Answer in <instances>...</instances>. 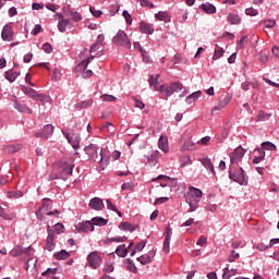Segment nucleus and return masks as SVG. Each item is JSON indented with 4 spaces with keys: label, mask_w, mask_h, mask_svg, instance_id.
<instances>
[{
    "label": "nucleus",
    "mask_w": 279,
    "mask_h": 279,
    "mask_svg": "<svg viewBox=\"0 0 279 279\" xmlns=\"http://www.w3.org/2000/svg\"><path fill=\"white\" fill-rule=\"evenodd\" d=\"M81 232H93L95 230V227L93 226L92 220L85 221L80 226Z\"/></svg>",
    "instance_id": "bb28decb"
},
{
    "label": "nucleus",
    "mask_w": 279,
    "mask_h": 279,
    "mask_svg": "<svg viewBox=\"0 0 279 279\" xmlns=\"http://www.w3.org/2000/svg\"><path fill=\"white\" fill-rule=\"evenodd\" d=\"M269 119H271V113L259 111L257 116V121H269Z\"/></svg>",
    "instance_id": "a19ab883"
},
{
    "label": "nucleus",
    "mask_w": 279,
    "mask_h": 279,
    "mask_svg": "<svg viewBox=\"0 0 279 279\" xmlns=\"http://www.w3.org/2000/svg\"><path fill=\"white\" fill-rule=\"evenodd\" d=\"M22 92L24 93V95H26L31 99H35V97L38 93V92H36V89H34L32 87H27V86H22Z\"/></svg>",
    "instance_id": "cd10ccee"
},
{
    "label": "nucleus",
    "mask_w": 279,
    "mask_h": 279,
    "mask_svg": "<svg viewBox=\"0 0 279 279\" xmlns=\"http://www.w3.org/2000/svg\"><path fill=\"white\" fill-rule=\"evenodd\" d=\"M199 162L207 169V171H210L213 175H217V172L215 171V165H213V160L208 157H203L199 159Z\"/></svg>",
    "instance_id": "ddd939ff"
},
{
    "label": "nucleus",
    "mask_w": 279,
    "mask_h": 279,
    "mask_svg": "<svg viewBox=\"0 0 279 279\" xmlns=\"http://www.w3.org/2000/svg\"><path fill=\"white\" fill-rule=\"evenodd\" d=\"M202 190L199 189H195V187H192L191 191H190V194H187L186 197H190V198H195V199H202Z\"/></svg>",
    "instance_id": "c85d7f7f"
},
{
    "label": "nucleus",
    "mask_w": 279,
    "mask_h": 279,
    "mask_svg": "<svg viewBox=\"0 0 279 279\" xmlns=\"http://www.w3.org/2000/svg\"><path fill=\"white\" fill-rule=\"evenodd\" d=\"M58 274V268H48L41 276H51Z\"/></svg>",
    "instance_id": "69168bd1"
},
{
    "label": "nucleus",
    "mask_w": 279,
    "mask_h": 279,
    "mask_svg": "<svg viewBox=\"0 0 279 279\" xmlns=\"http://www.w3.org/2000/svg\"><path fill=\"white\" fill-rule=\"evenodd\" d=\"M228 21H229V23H231V25L241 24V17L239 16V14L230 13L228 15Z\"/></svg>",
    "instance_id": "7c9ffc66"
},
{
    "label": "nucleus",
    "mask_w": 279,
    "mask_h": 279,
    "mask_svg": "<svg viewBox=\"0 0 279 279\" xmlns=\"http://www.w3.org/2000/svg\"><path fill=\"white\" fill-rule=\"evenodd\" d=\"M58 16L62 19L61 21L58 22V29L59 32H61V34H64L66 29H71L73 27V22L64 19V16L61 13H59Z\"/></svg>",
    "instance_id": "9b49d317"
},
{
    "label": "nucleus",
    "mask_w": 279,
    "mask_h": 279,
    "mask_svg": "<svg viewBox=\"0 0 279 279\" xmlns=\"http://www.w3.org/2000/svg\"><path fill=\"white\" fill-rule=\"evenodd\" d=\"M122 16L125 19L128 25H132V15L128 11H123Z\"/></svg>",
    "instance_id": "0e129e2a"
},
{
    "label": "nucleus",
    "mask_w": 279,
    "mask_h": 279,
    "mask_svg": "<svg viewBox=\"0 0 279 279\" xmlns=\"http://www.w3.org/2000/svg\"><path fill=\"white\" fill-rule=\"evenodd\" d=\"M120 230H124L125 232H134L136 230V228H134V226H132V223L122 222L120 225Z\"/></svg>",
    "instance_id": "f704fd0d"
},
{
    "label": "nucleus",
    "mask_w": 279,
    "mask_h": 279,
    "mask_svg": "<svg viewBox=\"0 0 279 279\" xmlns=\"http://www.w3.org/2000/svg\"><path fill=\"white\" fill-rule=\"evenodd\" d=\"M198 97H202V90H197L189 95L185 99L186 104H195V101L198 99Z\"/></svg>",
    "instance_id": "a878e982"
},
{
    "label": "nucleus",
    "mask_w": 279,
    "mask_h": 279,
    "mask_svg": "<svg viewBox=\"0 0 279 279\" xmlns=\"http://www.w3.org/2000/svg\"><path fill=\"white\" fill-rule=\"evenodd\" d=\"M60 217V211L58 209H54L52 211H49L47 208V205L44 204L37 211H36V217L37 219H43V217Z\"/></svg>",
    "instance_id": "0eeeda50"
},
{
    "label": "nucleus",
    "mask_w": 279,
    "mask_h": 279,
    "mask_svg": "<svg viewBox=\"0 0 279 279\" xmlns=\"http://www.w3.org/2000/svg\"><path fill=\"white\" fill-rule=\"evenodd\" d=\"M8 197L9 199H20V197H23V193L21 191H9Z\"/></svg>",
    "instance_id": "c9c22d12"
},
{
    "label": "nucleus",
    "mask_w": 279,
    "mask_h": 279,
    "mask_svg": "<svg viewBox=\"0 0 279 279\" xmlns=\"http://www.w3.org/2000/svg\"><path fill=\"white\" fill-rule=\"evenodd\" d=\"M240 255L239 253L232 251L230 256L228 257L229 263H234V260L239 259Z\"/></svg>",
    "instance_id": "680f3d73"
},
{
    "label": "nucleus",
    "mask_w": 279,
    "mask_h": 279,
    "mask_svg": "<svg viewBox=\"0 0 279 279\" xmlns=\"http://www.w3.org/2000/svg\"><path fill=\"white\" fill-rule=\"evenodd\" d=\"M63 135L74 149H80V134L63 132Z\"/></svg>",
    "instance_id": "9d476101"
},
{
    "label": "nucleus",
    "mask_w": 279,
    "mask_h": 279,
    "mask_svg": "<svg viewBox=\"0 0 279 279\" xmlns=\"http://www.w3.org/2000/svg\"><path fill=\"white\" fill-rule=\"evenodd\" d=\"M140 32H142V34H154V25L148 24L146 22H141L140 23Z\"/></svg>",
    "instance_id": "a211bd4d"
},
{
    "label": "nucleus",
    "mask_w": 279,
    "mask_h": 279,
    "mask_svg": "<svg viewBox=\"0 0 279 279\" xmlns=\"http://www.w3.org/2000/svg\"><path fill=\"white\" fill-rule=\"evenodd\" d=\"M186 204L190 206L189 213H194V210H197L199 206V199L186 197Z\"/></svg>",
    "instance_id": "6ab92c4d"
},
{
    "label": "nucleus",
    "mask_w": 279,
    "mask_h": 279,
    "mask_svg": "<svg viewBox=\"0 0 279 279\" xmlns=\"http://www.w3.org/2000/svg\"><path fill=\"white\" fill-rule=\"evenodd\" d=\"M61 77H62V72H60V70L58 69H54L52 74L53 82H60Z\"/></svg>",
    "instance_id": "5fc2aeb1"
},
{
    "label": "nucleus",
    "mask_w": 279,
    "mask_h": 279,
    "mask_svg": "<svg viewBox=\"0 0 279 279\" xmlns=\"http://www.w3.org/2000/svg\"><path fill=\"white\" fill-rule=\"evenodd\" d=\"M85 154H87L94 162H99L100 167H108L110 162V158L107 155L108 151L104 148L99 151L98 145L89 144L85 147Z\"/></svg>",
    "instance_id": "f257e3e1"
},
{
    "label": "nucleus",
    "mask_w": 279,
    "mask_h": 279,
    "mask_svg": "<svg viewBox=\"0 0 279 279\" xmlns=\"http://www.w3.org/2000/svg\"><path fill=\"white\" fill-rule=\"evenodd\" d=\"M243 156H245V149L243 147H238L230 154V162L231 165H239L241 160H243Z\"/></svg>",
    "instance_id": "1a4fd4ad"
},
{
    "label": "nucleus",
    "mask_w": 279,
    "mask_h": 279,
    "mask_svg": "<svg viewBox=\"0 0 279 279\" xmlns=\"http://www.w3.org/2000/svg\"><path fill=\"white\" fill-rule=\"evenodd\" d=\"M70 19L78 23V21H82V14H80L78 12H71Z\"/></svg>",
    "instance_id": "4d7b16f0"
},
{
    "label": "nucleus",
    "mask_w": 279,
    "mask_h": 279,
    "mask_svg": "<svg viewBox=\"0 0 279 279\" xmlns=\"http://www.w3.org/2000/svg\"><path fill=\"white\" fill-rule=\"evenodd\" d=\"M43 50H44L46 53H51V51H53V47H51V44L46 43V44L43 45Z\"/></svg>",
    "instance_id": "338daca9"
},
{
    "label": "nucleus",
    "mask_w": 279,
    "mask_h": 279,
    "mask_svg": "<svg viewBox=\"0 0 279 279\" xmlns=\"http://www.w3.org/2000/svg\"><path fill=\"white\" fill-rule=\"evenodd\" d=\"M160 77V74L151 75L148 80V84L153 90H159L160 93V87H158V78Z\"/></svg>",
    "instance_id": "5701e85b"
},
{
    "label": "nucleus",
    "mask_w": 279,
    "mask_h": 279,
    "mask_svg": "<svg viewBox=\"0 0 279 279\" xmlns=\"http://www.w3.org/2000/svg\"><path fill=\"white\" fill-rule=\"evenodd\" d=\"M229 178L230 180H233V182H238V184H241V186L247 184V177H245V171L243 168H236L231 167L229 170Z\"/></svg>",
    "instance_id": "f03ea898"
},
{
    "label": "nucleus",
    "mask_w": 279,
    "mask_h": 279,
    "mask_svg": "<svg viewBox=\"0 0 279 279\" xmlns=\"http://www.w3.org/2000/svg\"><path fill=\"white\" fill-rule=\"evenodd\" d=\"M21 75L19 72H14L13 70H9L4 72V77L12 84V82H16V78Z\"/></svg>",
    "instance_id": "4be33fe9"
},
{
    "label": "nucleus",
    "mask_w": 279,
    "mask_h": 279,
    "mask_svg": "<svg viewBox=\"0 0 279 279\" xmlns=\"http://www.w3.org/2000/svg\"><path fill=\"white\" fill-rule=\"evenodd\" d=\"M104 201L99 197H94L89 202V208L93 210H104Z\"/></svg>",
    "instance_id": "4468645a"
},
{
    "label": "nucleus",
    "mask_w": 279,
    "mask_h": 279,
    "mask_svg": "<svg viewBox=\"0 0 279 279\" xmlns=\"http://www.w3.org/2000/svg\"><path fill=\"white\" fill-rule=\"evenodd\" d=\"M80 106H81V108H90V106H93V99L85 100V101L81 102Z\"/></svg>",
    "instance_id": "774afa93"
},
{
    "label": "nucleus",
    "mask_w": 279,
    "mask_h": 279,
    "mask_svg": "<svg viewBox=\"0 0 279 279\" xmlns=\"http://www.w3.org/2000/svg\"><path fill=\"white\" fill-rule=\"evenodd\" d=\"M137 260L141 265H149V263H151V257H149V255H142L137 257Z\"/></svg>",
    "instance_id": "79ce46f5"
},
{
    "label": "nucleus",
    "mask_w": 279,
    "mask_h": 279,
    "mask_svg": "<svg viewBox=\"0 0 279 279\" xmlns=\"http://www.w3.org/2000/svg\"><path fill=\"white\" fill-rule=\"evenodd\" d=\"M155 19H157V21H167L169 19V15L167 14V12H158L155 14Z\"/></svg>",
    "instance_id": "09e8293b"
},
{
    "label": "nucleus",
    "mask_w": 279,
    "mask_h": 279,
    "mask_svg": "<svg viewBox=\"0 0 279 279\" xmlns=\"http://www.w3.org/2000/svg\"><path fill=\"white\" fill-rule=\"evenodd\" d=\"M184 88V85L180 82H174L169 85H160V93H163L166 97H171L173 93H180Z\"/></svg>",
    "instance_id": "39448f33"
},
{
    "label": "nucleus",
    "mask_w": 279,
    "mask_h": 279,
    "mask_svg": "<svg viewBox=\"0 0 279 279\" xmlns=\"http://www.w3.org/2000/svg\"><path fill=\"white\" fill-rule=\"evenodd\" d=\"M47 232H48V238L46 240L45 250H47L48 252H53L56 250V243H53V241H56V233H53L51 226L47 227Z\"/></svg>",
    "instance_id": "6e6552de"
},
{
    "label": "nucleus",
    "mask_w": 279,
    "mask_h": 279,
    "mask_svg": "<svg viewBox=\"0 0 279 279\" xmlns=\"http://www.w3.org/2000/svg\"><path fill=\"white\" fill-rule=\"evenodd\" d=\"M257 151H259V156L253 159V165H258V162H263V160H265V150L257 148Z\"/></svg>",
    "instance_id": "e433bc0d"
},
{
    "label": "nucleus",
    "mask_w": 279,
    "mask_h": 279,
    "mask_svg": "<svg viewBox=\"0 0 279 279\" xmlns=\"http://www.w3.org/2000/svg\"><path fill=\"white\" fill-rule=\"evenodd\" d=\"M128 248L125 247V244H121L116 248V254L120 256L121 258H125L128 256Z\"/></svg>",
    "instance_id": "c756f323"
},
{
    "label": "nucleus",
    "mask_w": 279,
    "mask_h": 279,
    "mask_svg": "<svg viewBox=\"0 0 279 279\" xmlns=\"http://www.w3.org/2000/svg\"><path fill=\"white\" fill-rule=\"evenodd\" d=\"M232 276H236V269H230V268L226 267L223 269L222 278L230 279V278H232Z\"/></svg>",
    "instance_id": "2f4dec72"
},
{
    "label": "nucleus",
    "mask_w": 279,
    "mask_h": 279,
    "mask_svg": "<svg viewBox=\"0 0 279 279\" xmlns=\"http://www.w3.org/2000/svg\"><path fill=\"white\" fill-rule=\"evenodd\" d=\"M265 27H268L269 29L276 27V21L275 20H266L264 21Z\"/></svg>",
    "instance_id": "e2e57ef3"
},
{
    "label": "nucleus",
    "mask_w": 279,
    "mask_h": 279,
    "mask_svg": "<svg viewBox=\"0 0 279 279\" xmlns=\"http://www.w3.org/2000/svg\"><path fill=\"white\" fill-rule=\"evenodd\" d=\"M112 271H114V265H112V263L105 264L104 272L105 274H112Z\"/></svg>",
    "instance_id": "603ef678"
},
{
    "label": "nucleus",
    "mask_w": 279,
    "mask_h": 279,
    "mask_svg": "<svg viewBox=\"0 0 279 279\" xmlns=\"http://www.w3.org/2000/svg\"><path fill=\"white\" fill-rule=\"evenodd\" d=\"M158 154L160 153L156 150L147 157L146 162L149 165V167H156V165H158Z\"/></svg>",
    "instance_id": "412c9836"
},
{
    "label": "nucleus",
    "mask_w": 279,
    "mask_h": 279,
    "mask_svg": "<svg viewBox=\"0 0 279 279\" xmlns=\"http://www.w3.org/2000/svg\"><path fill=\"white\" fill-rule=\"evenodd\" d=\"M21 149H23V145L21 144H12L4 147V151H7V154H16V151H21Z\"/></svg>",
    "instance_id": "b1692460"
},
{
    "label": "nucleus",
    "mask_w": 279,
    "mask_h": 279,
    "mask_svg": "<svg viewBox=\"0 0 279 279\" xmlns=\"http://www.w3.org/2000/svg\"><path fill=\"white\" fill-rule=\"evenodd\" d=\"M100 99L102 101H109V102H112V101H117V97L112 96V95H108V94H104L100 96Z\"/></svg>",
    "instance_id": "8fccbe9b"
},
{
    "label": "nucleus",
    "mask_w": 279,
    "mask_h": 279,
    "mask_svg": "<svg viewBox=\"0 0 279 279\" xmlns=\"http://www.w3.org/2000/svg\"><path fill=\"white\" fill-rule=\"evenodd\" d=\"M37 259L36 258H29L25 264L26 271L29 269H34L36 267Z\"/></svg>",
    "instance_id": "a18cd8bd"
},
{
    "label": "nucleus",
    "mask_w": 279,
    "mask_h": 279,
    "mask_svg": "<svg viewBox=\"0 0 279 279\" xmlns=\"http://www.w3.org/2000/svg\"><path fill=\"white\" fill-rule=\"evenodd\" d=\"M73 161H62L59 166L60 180H69L70 175H73Z\"/></svg>",
    "instance_id": "7ed1b4c3"
},
{
    "label": "nucleus",
    "mask_w": 279,
    "mask_h": 279,
    "mask_svg": "<svg viewBox=\"0 0 279 279\" xmlns=\"http://www.w3.org/2000/svg\"><path fill=\"white\" fill-rule=\"evenodd\" d=\"M245 14L247 16H258V10H256L254 8H247V9H245Z\"/></svg>",
    "instance_id": "864d4df0"
},
{
    "label": "nucleus",
    "mask_w": 279,
    "mask_h": 279,
    "mask_svg": "<svg viewBox=\"0 0 279 279\" xmlns=\"http://www.w3.org/2000/svg\"><path fill=\"white\" fill-rule=\"evenodd\" d=\"M170 245H171V240L165 239L163 247H162V251L165 252V254H169Z\"/></svg>",
    "instance_id": "6e6d98bb"
},
{
    "label": "nucleus",
    "mask_w": 279,
    "mask_h": 279,
    "mask_svg": "<svg viewBox=\"0 0 279 279\" xmlns=\"http://www.w3.org/2000/svg\"><path fill=\"white\" fill-rule=\"evenodd\" d=\"M34 101H41V102L51 101V98L49 96H47V95L38 94L37 93L35 95Z\"/></svg>",
    "instance_id": "58836bf2"
},
{
    "label": "nucleus",
    "mask_w": 279,
    "mask_h": 279,
    "mask_svg": "<svg viewBox=\"0 0 279 279\" xmlns=\"http://www.w3.org/2000/svg\"><path fill=\"white\" fill-rule=\"evenodd\" d=\"M93 60H95V56H90L87 59L83 60L78 65L77 69H88V64H90V62H93Z\"/></svg>",
    "instance_id": "473e14b6"
},
{
    "label": "nucleus",
    "mask_w": 279,
    "mask_h": 279,
    "mask_svg": "<svg viewBox=\"0 0 279 279\" xmlns=\"http://www.w3.org/2000/svg\"><path fill=\"white\" fill-rule=\"evenodd\" d=\"M0 217L2 219L9 220V221H12V219H13V216L5 214V209H3V207H1V206H0Z\"/></svg>",
    "instance_id": "3c124183"
},
{
    "label": "nucleus",
    "mask_w": 279,
    "mask_h": 279,
    "mask_svg": "<svg viewBox=\"0 0 279 279\" xmlns=\"http://www.w3.org/2000/svg\"><path fill=\"white\" fill-rule=\"evenodd\" d=\"M199 9L204 10L206 14H215L217 12V8H215L210 2L203 3Z\"/></svg>",
    "instance_id": "aec40b11"
},
{
    "label": "nucleus",
    "mask_w": 279,
    "mask_h": 279,
    "mask_svg": "<svg viewBox=\"0 0 279 279\" xmlns=\"http://www.w3.org/2000/svg\"><path fill=\"white\" fill-rule=\"evenodd\" d=\"M158 147L163 151V154H169V140L165 136H160Z\"/></svg>",
    "instance_id": "f3484780"
},
{
    "label": "nucleus",
    "mask_w": 279,
    "mask_h": 279,
    "mask_svg": "<svg viewBox=\"0 0 279 279\" xmlns=\"http://www.w3.org/2000/svg\"><path fill=\"white\" fill-rule=\"evenodd\" d=\"M93 226H107L108 220L104 219L102 217H94L92 218Z\"/></svg>",
    "instance_id": "72a5a7b5"
},
{
    "label": "nucleus",
    "mask_w": 279,
    "mask_h": 279,
    "mask_svg": "<svg viewBox=\"0 0 279 279\" xmlns=\"http://www.w3.org/2000/svg\"><path fill=\"white\" fill-rule=\"evenodd\" d=\"M140 5H142V8H155L154 3L149 2V0H140Z\"/></svg>",
    "instance_id": "13d9d810"
},
{
    "label": "nucleus",
    "mask_w": 279,
    "mask_h": 279,
    "mask_svg": "<svg viewBox=\"0 0 279 279\" xmlns=\"http://www.w3.org/2000/svg\"><path fill=\"white\" fill-rule=\"evenodd\" d=\"M16 110H19V112H24L25 114H32V109L25 105H16Z\"/></svg>",
    "instance_id": "c03bdc74"
},
{
    "label": "nucleus",
    "mask_w": 279,
    "mask_h": 279,
    "mask_svg": "<svg viewBox=\"0 0 279 279\" xmlns=\"http://www.w3.org/2000/svg\"><path fill=\"white\" fill-rule=\"evenodd\" d=\"M112 123L110 122H105L101 126L100 130L104 132L107 130V132H112Z\"/></svg>",
    "instance_id": "bf43d9fd"
},
{
    "label": "nucleus",
    "mask_w": 279,
    "mask_h": 279,
    "mask_svg": "<svg viewBox=\"0 0 279 279\" xmlns=\"http://www.w3.org/2000/svg\"><path fill=\"white\" fill-rule=\"evenodd\" d=\"M225 50L223 48H218L214 51L213 60H219V58H223Z\"/></svg>",
    "instance_id": "de8ad7c7"
},
{
    "label": "nucleus",
    "mask_w": 279,
    "mask_h": 279,
    "mask_svg": "<svg viewBox=\"0 0 279 279\" xmlns=\"http://www.w3.org/2000/svg\"><path fill=\"white\" fill-rule=\"evenodd\" d=\"M102 259L101 256H99V253L92 252L87 256V265L92 269H98V267L101 266Z\"/></svg>",
    "instance_id": "423d86ee"
},
{
    "label": "nucleus",
    "mask_w": 279,
    "mask_h": 279,
    "mask_svg": "<svg viewBox=\"0 0 279 279\" xmlns=\"http://www.w3.org/2000/svg\"><path fill=\"white\" fill-rule=\"evenodd\" d=\"M101 47H102L101 45L95 43V44H93V46L90 47L89 52H92V53H97V51H101V50H102Z\"/></svg>",
    "instance_id": "052dcab7"
},
{
    "label": "nucleus",
    "mask_w": 279,
    "mask_h": 279,
    "mask_svg": "<svg viewBox=\"0 0 279 279\" xmlns=\"http://www.w3.org/2000/svg\"><path fill=\"white\" fill-rule=\"evenodd\" d=\"M113 45H118V47H125L130 49L132 47V43L128 38V34L123 31H119L116 36L112 38Z\"/></svg>",
    "instance_id": "20e7f679"
},
{
    "label": "nucleus",
    "mask_w": 279,
    "mask_h": 279,
    "mask_svg": "<svg viewBox=\"0 0 279 279\" xmlns=\"http://www.w3.org/2000/svg\"><path fill=\"white\" fill-rule=\"evenodd\" d=\"M108 241L109 243H125V241H128V236L109 238Z\"/></svg>",
    "instance_id": "37998d69"
},
{
    "label": "nucleus",
    "mask_w": 279,
    "mask_h": 279,
    "mask_svg": "<svg viewBox=\"0 0 279 279\" xmlns=\"http://www.w3.org/2000/svg\"><path fill=\"white\" fill-rule=\"evenodd\" d=\"M70 256L71 253L66 252L65 250H62L53 254V258H56V260H66Z\"/></svg>",
    "instance_id": "393cba45"
},
{
    "label": "nucleus",
    "mask_w": 279,
    "mask_h": 279,
    "mask_svg": "<svg viewBox=\"0 0 279 279\" xmlns=\"http://www.w3.org/2000/svg\"><path fill=\"white\" fill-rule=\"evenodd\" d=\"M43 133L46 135V138H49L53 134V125L47 124L43 129Z\"/></svg>",
    "instance_id": "4c0bfd02"
},
{
    "label": "nucleus",
    "mask_w": 279,
    "mask_h": 279,
    "mask_svg": "<svg viewBox=\"0 0 279 279\" xmlns=\"http://www.w3.org/2000/svg\"><path fill=\"white\" fill-rule=\"evenodd\" d=\"M1 38L2 40H7L8 43L12 41V39L14 38V31H12V25H4L1 33Z\"/></svg>",
    "instance_id": "f8f14e48"
},
{
    "label": "nucleus",
    "mask_w": 279,
    "mask_h": 279,
    "mask_svg": "<svg viewBox=\"0 0 279 279\" xmlns=\"http://www.w3.org/2000/svg\"><path fill=\"white\" fill-rule=\"evenodd\" d=\"M231 99L232 98H230V96L221 97L218 102V106L213 108L211 113L215 114L216 110H222V108H226V106H228V104H230Z\"/></svg>",
    "instance_id": "2eb2a0df"
},
{
    "label": "nucleus",
    "mask_w": 279,
    "mask_h": 279,
    "mask_svg": "<svg viewBox=\"0 0 279 279\" xmlns=\"http://www.w3.org/2000/svg\"><path fill=\"white\" fill-rule=\"evenodd\" d=\"M53 228H54V230H52V231H53L54 234H62V233H64V225L58 222V223L54 225Z\"/></svg>",
    "instance_id": "49530a36"
},
{
    "label": "nucleus",
    "mask_w": 279,
    "mask_h": 279,
    "mask_svg": "<svg viewBox=\"0 0 279 279\" xmlns=\"http://www.w3.org/2000/svg\"><path fill=\"white\" fill-rule=\"evenodd\" d=\"M31 250H32V246L29 247L16 246L11 251V255H13L16 258L17 256H21L23 254H29Z\"/></svg>",
    "instance_id": "dca6fc26"
},
{
    "label": "nucleus",
    "mask_w": 279,
    "mask_h": 279,
    "mask_svg": "<svg viewBox=\"0 0 279 279\" xmlns=\"http://www.w3.org/2000/svg\"><path fill=\"white\" fill-rule=\"evenodd\" d=\"M263 149H266L267 151H276V145L271 142H264L262 143Z\"/></svg>",
    "instance_id": "ea45409f"
}]
</instances>
